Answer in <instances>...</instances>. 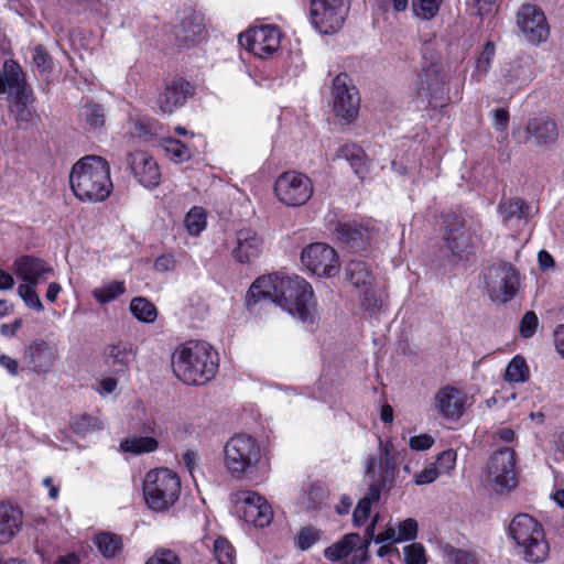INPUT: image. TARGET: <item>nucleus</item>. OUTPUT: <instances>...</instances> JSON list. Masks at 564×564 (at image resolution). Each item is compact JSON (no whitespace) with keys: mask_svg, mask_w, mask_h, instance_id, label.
<instances>
[{"mask_svg":"<svg viewBox=\"0 0 564 564\" xmlns=\"http://www.w3.org/2000/svg\"><path fill=\"white\" fill-rule=\"evenodd\" d=\"M261 301L279 305L305 324H314L313 289L297 275L269 274L258 278L248 291V305H256Z\"/></svg>","mask_w":564,"mask_h":564,"instance_id":"nucleus-1","label":"nucleus"},{"mask_svg":"<svg viewBox=\"0 0 564 564\" xmlns=\"http://www.w3.org/2000/svg\"><path fill=\"white\" fill-rule=\"evenodd\" d=\"M218 354L206 341L189 340L172 356L174 375L186 384H205L218 370Z\"/></svg>","mask_w":564,"mask_h":564,"instance_id":"nucleus-2","label":"nucleus"},{"mask_svg":"<svg viewBox=\"0 0 564 564\" xmlns=\"http://www.w3.org/2000/svg\"><path fill=\"white\" fill-rule=\"evenodd\" d=\"M69 184L75 197L80 202L106 200L113 189L109 163L99 155L82 158L70 170Z\"/></svg>","mask_w":564,"mask_h":564,"instance_id":"nucleus-3","label":"nucleus"},{"mask_svg":"<svg viewBox=\"0 0 564 564\" xmlns=\"http://www.w3.org/2000/svg\"><path fill=\"white\" fill-rule=\"evenodd\" d=\"M508 535L528 562L541 563L549 555V544L542 525L527 513L517 514L509 524Z\"/></svg>","mask_w":564,"mask_h":564,"instance_id":"nucleus-4","label":"nucleus"},{"mask_svg":"<svg viewBox=\"0 0 564 564\" xmlns=\"http://www.w3.org/2000/svg\"><path fill=\"white\" fill-rule=\"evenodd\" d=\"M180 477L167 468L147 473L143 480V496L148 507L156 512L170 509L180 498Z\"/></svg>","mask_w":564,"mask_h":564,"instance_id":"nucleus-5","label":"nucleus"},{"mask_svg":"<svg viewBox=\"0 0 564 564\" xmlns=\"http://www.w3.org/2000/svg\"><path fill=\"white\" fill-rule=\"evenodd\" d=\"M417 100L427 107L442 108L448 101L447 75L440 63L422 67L414 83Z\"/></svg>","mask_w":564,"mask_h":564,"instance_id":"nucleus-6","label":"nucleus"},{"mask_svg":"<svg viewBox=\"0 0 564 564\" xmlns=\"http://www.w3.org/2000/svg\"><path fill=\"white\" fill-rule=\"evenodd\" d=\"M260 458V448L247 434H236L224 446V465L235 478L249 473Z\"/></svg>","mask_w":564,"mask_h":564,"instance_id":"nucleus-7","label":"nucleus"},{"mask_svg":"<svg viewBox=\"0 0 564 564\" xmlns=\"http://www.w3.org/2000/svg\"><path fill=\"white\" fill-rule=\"evenodd\" d=\"M484 283L486 293L492 301L506 303L512 300L519 290V273L509 262H496L485 269Z\"/></svg>","mask_w":564,"mask_h":564,"instance_id":"nucleus-8","label":"nucleus"},{"mask_svg":"<svg viewBox=\"0 0 564 564\" xmlns=\"http://www.w3.org/2000/svg\"><path fill=\"white\" fill-rule=\"evenodd\" d=\"M348 11L349 0H311V22L322 34L338 32L345 23Z\"/></svg>","mask_w":564,"mask_h":564,"instance_id":"nucleus-9","label":"nucleus"},{"mask_svg":"<svg viewBox=\"0 0 564 564\" xmlns=\"http://www.w3.org/2000/svg\"><path fill=\"white\" fill-rule=\"evenodd\" d=\"M487 480L498 494L517 487L516 453L513 449L505 447L490 456L487 464Z\"/></svg>","mask_w":564,"mask_h":564,"instance_id":"nucleus-10","label":"nucleus"},{"mask_svg":"<svg viewBox=\"0 0 564 564\" xmlns=\"http://www.w3.org/2000/svg\"><path fill=\"white\" fill-rule=\"evenodd\" d=\"M274 193L284 205L297 207L304 205L312 197L313 184L305 174L289 171L276 178Z\"/></svg>","mask_w":564,"mask_h":564,"instance_id":"nucleus-11","label":"nucleus"},{"mask_svg":"<svg viewBox=\"0 0 564 564\" xmlns=\"http://www.w3.org/2000/svg\"><path fill=\"white\" fill-rule=\"evenodd\" d=\"M235 506L239 518L257 528L268 527L273 519L270 503L254 491H238L235 495Z\"/></svg>","mask_w":564,"mask_h":564,"instance_id":"nucleus-12","label":"nucleus"},{"mask_svg":"<svg viewBox=\"0 0 564 564\" xmlns=\"http://www.w3.org/2000/svg\"><path fill=\"white\" fill-rule=\"evenodd\" d=\"M281 33L276 26L261 25L239 35V44L260 58H267L280 47Z\"/></svg>","mask_w":564,"mask_h":564,"instance_id":"nucleus-13","label":"nucleus"},{"mask_svg":"<svg viewBox=\"0 0 564 564\" xmlns=\"http://www.w3.org/2000/svg\"><path fill=\"white\" fill-rule=\"evenodd\" d=\"M332 94L336 116L346 122L352 121L358 115L360 99L347 74L341 73L334 78Z\"/></svg>","mask_w":564,"mask_h":564,"instance_id":"nucleus-14","label":"nucleus"},{"mask_svg":"<svg viewBox=\"0 0 564 564\" xmlns=\"http://www.w3.org/2000/svg\"><path fill=\"white\" fill-rule=\"evenodd\" d=\"M301 261L305 268L318 276H334L339 270V261L334 248L315 242L303 249Z\"/></svg>","mask_w":564,"mask_h":564,"instance_id":"nucleus-15","label":"nucleus"},{"mask_svg":"<svg viewBox=\"0 0 564 564\" xmlns=\"http://www.w3.org/2000/svg\"><path fill=\"white\" fill-rule=\"evenodd\" d=\"M517 25L524 40L534 45L546 41L550 34L544 12L534 4L525 3L520 7Z\"/></svg>","mask_w":564,"mask_h":564,"instance_id":"nucleus-16","label":"nucleus"},{"mask_svg":"<svg viewBox=\"0 0 564 564\" xmlns=\"http://www.w3.org/2000/svg\"><path fill=\"white\" fill-rule=\"evenodd\" d=\"M513 135L523 143H532L535 147L547 148L556 142L558 130L556 122L549 116L531 118L523 131L513 132Z\"/></svg>","mask_w":564,"mask_h":564,"instance_id":"nucleus-17","label":"nucleus"},{"mask_svg":"<svg viewBox=\"0 0 564 564\" xmlns=\"http://www.w3.org/2000/svg\"><path fill=\"white\" fill-rule=\"evenodd\" d=\"M443 239L445 247L456 257L469 253L473 249L471 235L465 221L454 213H448L444 217Z\"/></svg>","mask_w":564,"mask_h":564,"instance_id":"nucleus-18","label":"nucleus"},{"mask_svg":"<svg viewBox=\"0 0 564 564\" xmlns=\"http://www.w3.org/2000/svg\"><path fill=\"white\" fill-rule=\"evenodd\" d=\"M137 357V348L133 344L118 340L107 345L102 350V364L117 377L128 378L130 366Z\"/></svg>","mask_w":564,"mask_h":564,"instance_id":"nucleus-19","label":"nucleus"},{"mask_svg":"<svg viewBox=\"0 0 564 564\" xmlns=\"http://www.w3.org/2000/svg\"><path fill=\"white\" fill-rule=\"evenodd\" d=\"M127 163L138 180L147 188H154L160 184L161 174L158 163L144 151H134L128 154Z\"/></svg>","mask_w":564,"mask_h":564,"instance_id":"nucleus-20","label":"nucleus"},{"mask_svg":"<svg viewBox=\"0 0 564 564\" xmlns=\"http://www.w3.org/2000/svg\"><path fill=\"white\" fill-rule=\"evenodd\" d=\"M533 59L529 55H519L502 68L501 84L510 91L518 90L533 79Z\"/></svg>","mask_w":564,"mask_h":564,"instance_id":"nucleus-21","label":"nucleus"},{"mask_svg":"<svg viewBox=\"0 0 564 564\" xmlns=\"http://www.w3.org/2000/svg\"><path fill=\"white\" fill-rule=\"evenodd\" d=\"M14 273L20 281L18 293L25 304L35 307V259L22 256L14 262Z\"/></svg>","mask_w":564,"mask_h":564,"instance_id":"nucleus-22","label":"nucleus"},{"mask_svg":"<svg viewBox=\"0 0 564 564\" xmlns=\"http://www.w3.org/2000/svg\"><path fill=\"white\" fill-rule=\"evenodd\" d=\"M465 394L454 387L441 388L434 397V408L445 419L458 420L465 411Z\"/></svg>","mask_w":564,"mask_h":564,"instance_id":"nucleus-23","label":"nucleus"},{"mask_svg":"<svg viewBox=\"0 0 564 564\" xmlns=\"http://www.w3.org/2000/svg\"><path fill=\"white\" fill-rule=\"evenodd\" d=\"M262 249V238L254 230L243 228L236 232V245L231 254L237 262L246 264L258 258Z\"/></svg>","mask_w":564,"mask_h":564,"instance_id":"nucleus-24","label":"nucleus"},{"mask_svg":"<svg viewBox=\"0 0 564 564\" xmlns=\"http://www.w3.org/2000/svg\"><path fill=\"white\" fill-rule=\"evenodd\" d=\"M22 524V510L10 502H0V545L12 541L21 530Z\"/></svg>","mask_w":564,"mask_h":564,"instance_id":"nucleus-25","label":"nucleus"},{"mask_svg":"<svg viewBox=\"0 0 564 564\" xmlns=\"http://www.w3.org/2000/svg\"><path fill=\"white\" fill-rule=\"evenodd\" d=\"M192 94V86L183 78H176L165 88L159 98L160 110L164 113H172L174 109L183 106Z\"/></svg>","mask_w":564,"mask_h":564,"instance_id":"nucleus-26","label":"nucleus"},{"mask_svg":"<svg viewBox=\"0 0 564 564\" xmlns=\"http://www.w3.org/2000/svg\"><path fill=\"white\" fill-rule=\"evenodd\" d=\"M204 30L203 17L196 12H184L178 24L174 26V36L180 45L194 44Z\"/></svg>","mask_w":564,"mask_h":564,"instance_id":"nucleus-27","label":"nucleus"},{"mask_svg":"<svg viewBox=\"0 0 564 564\" xmlns=\"http://www.w3.org/2000/svg\"><path fill=\"white\" fill-rule=\"evenodd\" d=\"M335 234L338 240L357 250L365 249L370 239L369 229L356 221L338 223Z\"/></svg>","mask_w":564,"mask_h":564,"instance_id":"nucleus-28","label":"nucleus"},{"mask_svg":"<svg viewBox=\"0 0 564 564\" xmlns=\"http://www.w3.org/2000/svg\"><path fill=\"white\" fill-rule=\"evenodd\" d=\"M23 90H25V79L22 68L12 59L4 61L0 69V94L13 96Z\"/></svg>","mask_w":564,"mask_h":564,"instance_id":"nucleus-29","label":"nucleus"},{"mask_svg":"<svg viewBox=\"0 0 564 564\" xmlns=\"http://www.w3.org/2000/svg\"><path fill=\"white\" fill-rule=\"evenodd\" d=\"M336 158L346 160L358 177H365L368 166L366 154L360 147L356 144H345L337 150Z\"/></svg>","mask_w":564,"mask_h":564,"instance_id":"nucleus-30","label":"nucleus"},{"mask_svg":"<svg viewBox=\"0 0 564 564\" xmlns=\"http://www.w3.org/2000/svg\"><path fill=\"white\" fill-rule=\"evenodd\" d=\"M379 521V514H376L371 520V523L366 528L365 531V540L360 545V550L364 551L365 557L368 555V549L370 543L373 541L377 544L381 543H398L397 531L394 528L389 527L383 532L375 534V528L377 522Z\"/></svg>","mask_w":564,"mask_h":564,"instance_id":"nucleus-31","label":"nucleus"},{"mask_svg":"<svg viewBox=\"0 0 564 564\" xmlns=\"http://www.w3.org/2000/svg\"><path fill=\"white\" fill-rule=\"evenodd\" d=\"M345 276L355 288H367L372 284V275L364 261H349L345 268Z\"/></svg>","mask_w":564,"mask_h":564,"instance_id":"nucleus-32","label":"nucleus"},{"mask_svg":"<svg viewBox=\"0 0 564 564\" xmlns=\"http://www.w3.org/2000/svg\"><path fill=\"white\" fill-rule=\"evenodd\" d=\"M499 214L503 223L508 224L512 220L527 219L529 206L519 197L503 198L499 204Z\"/></svg>","mask_w":564,"mask_h":564,"instance_id":"nucleus-33","label":"nucleus"},{"mask_svg":"<svg viewBox=\"0 0 564 564\" xmlns=\"http://www.w3.org/2000/svg\"><path fill=\"white\" fill-rule=\"evenodd\" d=\"M359 541L358 533L345 534L338 542L325 549L324 555L332 562L343 560L356 547Z\"/></svg>","mask_w":564,"mask_h":564,"instance_id":"nucleus-34","label":"nucleus"},{"mask_svg":"<svg viewBox=\"0 0 564 564\" xmlns=\"http://www.w3.org/2000/svg\"><path fill=\"white\" fill-rule=\"evenodd\" d=\"M159 442L150 436L128 437L120 443V449L126 453L140 455L156 451Z\"/></svg>","mask_w":564,"mask_h":564,"instance_id":"nucleus-35","label":"nucleus"},{"mask_svg":"<svg viewBox=\"0 0 564 564\" xmlns=\"http://www.w3.org/2000/svg\"><path fill=\"white\" fill-rule=\"evenodd\" d=\"M380 499L378 486H369L367 495L361 498L352 513L354 524L359 527L368 519L371 505Z\"/></svg>","mask_w":564,"mask_h":564,"instance_id":"nucleus-36","label":"nucleus"},{"mask_svg":"<svg viewBox=\"0 0 564 564\" xmlns=\"http://www.w3.org/2000/svg\"><path fill=\"white\" fill-rule=\"evenodd\" d=\"M131 314L140 322L153 323L158 311L153 303L142 296L134 297L130 303Z\"/></svg>","mask_w":564,"mask_h":564,"instance_id":"nucleus-37","label":"nucleus"},{"mask_svg":"<svg viewBox=\"0 0 564 564\" xmlns=\"http://www.w3.org/2000/svg\"><path fill=\"white\" fill-rule=\"evenodd\" d=\"M530 377V370L524 357H513L505 371V380L508 382H525Z\"/></svg>","mask_w":564,"mask_h":564,"instance_id":"nucleus-38","label":"nucleus"},{"mask_svg":"<svg viewBox=\"0 0 564 564\" xmlns=\"http://www.w3.org/2000/svg\"><path fill=\"white\" fill-rule=\"evenodd\" d=\"M57 358L58 351L55 345L37 343V373L48 372Z\"/></svg>","mask_w":564,"mask_h":564,"instance_id":"nucleus-39","label":"nucleus"},{"mask_svg":"<svg viewBox=\"0 0 564 564\" xmlns=\"http://www.w3.org/2000/svg\"><path fill=\"white\" fill-rule=\"evenodd\" d=\"M96 545L105 557H113L120 551L122 541L119 535L105 532L96 536Z\"/></svg>","mask_w":564,"mask_h":564,"instance_id":"nucleus-40","label":"nucleus"},{"mask_svg":"<svg viewBox=\"0 0 564 564\" xmlns=\"http://www.w3.org/2000/svg\"><path fill=\"white\" fill-rule=\"evenodd\" d=\"M162 149L170 154L174 162L181 163L187 161L191 158L189 149L181 141L167 137L161 140Z\"/></svg>","mask_w":564,"mask_h":564,"instance_id":"nucleus-41","label":"nucleus"},{"mask_svg":"<svg viewBox=\"0 0 564 564\" xmlns=\"http://www.w3.org/2000/svg\"><path fill=\"white\" fill-rule=\"evenodd\" d=\"M82 117L85 122L94 129L104 127L106 122L105 108L100 104L87 102L83 107Z\"/></svg>","mask_w":564,"mask_h":564,"instance_id":"nucleus-42","label":"nucleus"},{"mask_svg":"<svg viewBox=\"0 0 564 564\" xmlns=\"http://www.w3.org/2000/svg\"><path fill=\"white\" fill-rule=\"evenodd\" d=\"M126 291L123 282L112 281L93 291V296L100 303L106 304L116 300Z\"/></svg>","mask_w":564,"mask_h":564,"instance_id":"nucleus-43","label":"nucleus"},{"mask_svg":"<svg viewBox=\"0 0 564 564\" xmlns=\"http://www.w3.org/2000/svg\"><path fill=\"white\" fill-rule=\"evenodd\" d=\"M495 54H496L495 43L491 41H488L485 44L481 53L478 55L477 61H476V75L478 77L477 78L478 82L481 80V78L488 74L489 69L491 68V64H492Z\"/></svg>","mask_w":564,"mask_h":564,"instance_id":"nucleus-44","label":"nucleus"},{"mask_svg":"<svg viewBox=\"0 0 564 564\" xmlns=\"http://www.w3.org/2000/svg\"><path fill=\"white\" fill-rule=\"evenodd\" d=\"M185 227L189 235H199L206 227V214L204 209L193 207L185 217Z\"/></svg>","mask_w":564,"mask_h":564,"instance_id":"nucleus-45","label":"nucleus"},{"mask_svg":"<svg viewBox=\"0 0 564 564\" xmlns=\"http://www.w3.org/2000/svg\"><path fill=\"white\" fill-rule=\"evenodd\" d=\"M442 2L443 0H412V10L415 17L431 20L437 14Z\"/></svg>","mask_w":564,"mask_h":564,"instance_id":"nucleus-46","label":"nucleus"},{"mask_svg":"<svg viewBox=\"0 0 564 564\" xmlns=\"http://www.w3.org/2000/svg\"><path fill=\"white\" fill-rule=\"evenodd\" d=\"M214 556L218 564H234L236 552L227 539L218 538L214 543Z\"/></svg>","mask_w":564,"mask_h":564,"instance_id":"nucleus-47","label":"nucleus"},{"mask_svg":"<svg viewBox=\"0 0 564 564\" xmlns=\"http://www.w3.org/2000/svg\"><path fill=\"white\" fill-rule=\"evenodd\" d=\"M380 463L379 469H398V452L391 442L379 441Z\"/></svg>","mask_w":564,"mask_h":564,"instance_id":"nucleus-48","label":"nucleus"},{"mask_svg":"<svg viewBox=\"0 0 564 564\" xmlns=\"http://www.w3.org/2000/svg\"><path fill=\"white\" fill-rule=\"evenodd\" d=\"M73 430L78 434H86L95 430H101L104 427L102 422L94 415L84 414L74 420L72 423Z\"/></svg>","mask_w":564,"mask_h":564,"instance_id":"nucleus-49","label":"nucleus"},{"mask_svg":"<svg viewBox=\"0 0 564 564\" xmlns=\"http://www.w3.org/2000/svg\"><path fill=\"white\" fill-rule=\"evenodd\" d=\"M14 100L11 106L12 112L15 113L17 119L22 122H28L32 118V112L26 106V100L29 96L25 94V90L22 93L13 95Z\"/></svg>","mask_w":564,"mask_h":564,"instance_id":"nucleus-50","label":"nucleus"},{"mask_svg":"<svg viewBox=\"0 0 564 564\" xmlns=\"http://www.w3.org/2000/svg\"><path fill=\"white\" fill-rule=\"evenodd\" d=\"M405 564H426L425 549L421 543H412L403 549Z\"/></svg>","mask_w":564,"mask_h":564,"instance_id":"nucleus-51","label":"nucleus"},{"mask_svg":"<svg viewBox=\"0 0 564 564\" xmlns=\"http://www.w3.org/2000/svg\"><path fill=\"white\" fill-rule=\"evenodd\" d=\"M319 540V531L315 528H302L296 535V545L300 550L306 551Z\"/></svg>","mask_w":564,"mask_h":564,"instance_id":"nucleus-52","label":"nucleus"},{"mask_svg":"<svg viewBox=\"0 0 564 564\" xmlns=\"http://www.w3.org/2000/svg\"><path fill=\"white\" fill-rule=\"evenodd\" d=\"M397 474L398 469H379L378 479H373L369 486H378L379 494L381 490L389 491L394 486Z\"/></svg>","mask_w":564,"mask_h":564,"instance_id":"nucleus-53","label":"nucleus"},{"mask_svg":"<svg viewBox=\"0 0 564 564\" xmlns=\"http://www.w3.org/2000/svg\"><path fill=\"white\" fill-rule=\"evenodd\" d=\"M417 534V522L416 520L409 518L398 524L397 540L398 542L409 541L416 538Z\"/></svg>","mask_w":564,"mask_h":564,"instance_id":"nucleus-54","label":"nucleus"},{"mask_svg":"<svg viewBox=\"0 0 564 564\" xmlns=\"http://www.w3.org/2000/svg\"><path fill=\"white\" fill-rule=\"evenodd\" d=\"M538 325L539 318L536 314L533 311L527 312L520 322V335L524 338H531L535 334Z\"/></svg>","mask_w":564,"mask_h":564,"instance_id":"nucleus-55","label":"nucleus"},{"mask_svg":"<svg viewBox=\"0 0 564 564\" xmlns=\"http://www.w3.org/2000/svg\"><path fill=\"white\" fill-rule=\"evenodd\" d=\"M456 452L453 449H447L442 452L436 459V468L441 473H449L455 468L456 464Z\"/></svg>","mask_w":564,"mask_h":564,"instance_id":"nucleus-56","label":"nucleus"},{"mask_svg":"<svg viewBox=\"0 0 564 564\" xmlns=\"http://www.w3.org/2000/svg\"><path fill=\"white\" fill-rule=\"evenodd\" d=\"M440 476V471L434 464H430L417 473L414 477V482L417 486L429 485L435 481Z\"/></svg>","mask_w":564,"mask_h":564,"instance_id":"nucleus-57","label":"nucleus"},{"mask_svg":"<svg viewBox=\"0 0 564 564\" xmlns=\"http://www.w3.org/2000/svg\"><path fill=\"white\" fill-rule=\"evenodd\" d=\"M145 564H181L177 555L171 550H158Z\"/></svg>","mask_w":564,"mask_h":564,"instance_id":"nucleus-58","label":"nucleus"},{"mask_svg":"<svg viewBox=\"0 0 564 564\" xmlns=\"http://www.w3.org/2000/svg\"><path fill=\"white\" fill-rule=\"evenodd\" d=\"M37 70H40L41 75L44 76V80H50V73L52 72L53 62L50 56L37 46Z\"/></svg>","mask_w":564,"mask_h":564,"instance_id":"nucleus-59","label":"nucleus"},{"mask_svg":"<svg viewBox=\"0 0 564 564\" xmlns=\"http://www.w3.org/2000/svg\"><path fill=\"white\" fill-rule=\"evenodd\" d=\"M434 444V440L429 434H421L410 438L409 445L414 451L429 449Z\"/></svg>","mask_w":564,"mask_h":564,"instance_id":"nucleus-60","label":"nucleus"},{"mask_svg":"<svg viewBox=\"0 0 564 564\" xmlns=\"http://www.w3.org/2000/svg\"><path fill=\"white\" fill-rule=\"evenodd\" d=\"M361 304L366 307V310H375L379 308L381 305V301L377 297L376 292L371 289V286L364 288Z\"/></svg>","mask_w":564,"mask_h":564,"instance_id":"nucleus-61","label":"nucleus"},{"mask_svg":"<svg viewBox=\"0 0 564 564\" xmlns=\"http://www.w3.org/2000/svg\"><path fill=\"white\" fill-rule=\"evenodd\" d=\"M451 557L456 564H480L475 555L458 549H453Z\"/></svg>","mask_w":564,"mask_h":564,"instance_id":"nucleus-62","label":"nucleus"},{"mask_svg":"<svg viewBox=\"0 0 564 564\" xmlns=\"http://www.w3.org/2000/svg\"><path fill=\"white\" fill-rule=\"evenodd\" d=\"M509 123V112L503 108L494 111V127L497 131H505Z\"/></svg>","mask_w":564,"mask_h":564,"instance_id":"nucleus-63","label":"nucleus"},{"mask_svg":"<svg viewBox=\"0 0 564 564\" xmlns=\"http://www.w3.org/2000/svg\"><path fill=\"white\" fill-rule=\"evenodd\" d=\"M118 378L119 377L112 375L111 377L101 379L99 381L98 392L101 395H107V394L113 393L117 390Z\"/></svg>","mask_w":564,"mask_h":564,"instance_id":"nucleus-64","label":"nucleus"}]
</instances>
